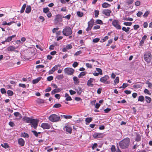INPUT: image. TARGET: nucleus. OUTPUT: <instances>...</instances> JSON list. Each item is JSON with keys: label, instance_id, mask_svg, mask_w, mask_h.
I'll list each match as a JSON object with an SVG mask.
<instances>
[{"label": "nucleus", "instance_id": "f257e3e1", "mask_svg": "<svg viewBox=\"0 0 152 152\" xmlns=\"http://www.w3.org/2000/svg\"><path fill=\"white\" fill-rule=\"evenodd\" d=\"M130 140L128 137H126L119 143V145L120 147L122 149H125L128 148L129 145Z\"/></svg>", "mask_w": 152, "mask_h": 152}, {"label": "nucleus", "instance_id": "f03ea898", "mask_svg": "<svg viewBox=\"0 0 152 152\" xmlns=\"http://www.w3.org/2000/svg\"><path fill=\"white\" fill-rule=\"evenodd\" d=\"M60 117L56 114H53L48 117L49 120L52 122H57L60 120Z\"/></svg>", "mask_w": 152, "mask_h": 152}, {"label": "nucleus", "instance_id": "7ed1b4c3", "mask_svg": "<svg viewBox=\"0 0 152 152\" xmlns=\"http://www.w3.org/2000/svg\"><path fill=\"white\" fill-rule=\"evenodd\" d=\"M62 33L64 35L68 36L72 34V31L70 27L66 26L63 29Z\"/></svg>", "mask_w": 152, "mask_h": 152}, {"label": "nucleus", "instance_id": "20e7f679", "mask_svg": "<svg viewBox=\"0 0 152 152\" xmlns=\"http://www.w3.org/2000/svg\"><path fill=\"white\" fill-rule=\"evenodd\" d=\"M152 56L150 52L147 51L144 56V59L148 63L151 61Z\"/></svg>", "mask_w": 152, "mask_h": 152}, {"label": "nucleus", "instance_id": "39448f33", "mask_svg": "<svg viewBox=\"0 0 152 152\" xmlns=\"http://www.w3.org/2000/svg\"><path fill=\"white\" fill-rule=\"evenodd\" d=\"M64 70L65 73L68 75H72L75 72V70L73 69L70 67L66 68Z\"/></svg>", "mask_w": 152, "mask_h": 152}, {"label": "nucleus", "instance_id": "423d86ee", "mask_svg": "<svg viewBox=\"0 0 152 152\" xmlns=\"http://www.w3.org/2000/svg\"><path fill=\"white\" fill-rule=\"evenodd\" d=\"M94 24V20L92 18L88 22V27L86 29V31H88L91 30Z\"/></svg>", "mask_w": 152, "mask_h": 152}, {"label": "nucleus", "instance_id": "0eeeda50", "mask_svg": "<svg viewBox=\"0 0 152 152\" xmlns=\"http://www.w3.org/2000/svg\"><path fill=\"white\" fill-rule=\"evenodd\" d=\"M112 24L116 28L118 29H121V26L119 25V22L118 20H114L112 22Z\"/></svg>", "mask_w": 152, "mask_h": 152}, {"label": "nucleus", "instance_id": "6e6552de", "mask_svg": "<svg viewBox=\"0 0 152 152\" xmlns=\"http://www.w3.org/2000/svg\"><path fill=\"white\" fill-rule=\"evenodd\" d=\"M38 121L37 119H31L30 123L31 124V127L36 129L38 125Z\"/></svg>", "mask_w": 152, "mask_h": 152}, {"label": "nucleus", "instance_id": "1a4fd4ad", "mask_svg": "<svg viewBox=\"0 0 152 152\" xmlns=\"http://www.w3.org/2000/svg\"><path fill=\"white\" fill-rule=\"evenodd\" d=\"M93 136L94 138L97 139L102 138L103 137L104 135L102 133H95L93 134Z\"/></svg>", "mask_w": 152, "mask_h": 152}, {"label": "nucleus", "instance_id": "9d476101", "mask_svg": "<svg viewBox=\"0 0 152 152\" xmlns=\"http://www.w3.org/2000/svg\"><path fill=\"white\" fill-rule=\"evenodd\" d=\"M41 126L45 129H49L50 127V125L47 123H42L41 125Z\"/></svg>", "mask_w": 152, "mask_h": 152}, {"label": "nucleus", "instance_id": "9b49d317", "mask_svg": "<svg viewBox=\"0 0 152 152\" xmlns=\"http://www.w3.org/2000/svg\"><path fill=\"white\" fill-rule=\"evenodd\" d=\"M111 11L108 9L104 10L102 11V13L105 15L109 16L110 15V13H111Z\"/></svg>", "mask_w": 152, "mask_h": 152}, {"label": "nucleus", "instance_id": "f8f14e48", "mask_svg": "<svg viewBox=\"0 0 152 152\" xmlns=\"http://www.w3.org/2000/svg\"><path fill=\"white\" fill-rule=\"evenodd\" d=\"M94 80V79L92 78H90L89 80L87 83V85L88 86L92 87L94 86V84L92 83V82Z\"/></svg>", "mask_w": 152, "mask_h": 152}, {"label": "nucleus", "instance_id": "ddd939ff", "mask_svg": "<svg viewBox=\"0 0 152 152\" xmlns=\"http://www.w3.org/2000/svg\"><path fill=\"white\" fill-rule=\"evenodd\" d=\"M14 115L16 117V119L18 120L21 119L22 118L21 114L19 112H15L14 113Z\"/></svg>", "mask_w": 152, "mask_h": 152}, {"label": "nucleus", "instance_id": "4468645a", "mask_svg": "<svg viewBox=\"0 0 152 152\" xmlns=\"http://www.w3.org/2000/svg\"><path fill=\"white\" fill-rule=\"evenodd\" d=\"M109 77L107 75H105L104 76L101 77L100 79L101 82L102 83H105L109 79Z\"/></svg>", "mask_w": 152, "mask_h": 152}, {"label": "nucleus", "instance_id": "2eb2a0df", "mask_svg": "<svg viewBox=\"0 0 152 152\" xmlns=\"http://www.w3.org/2000/svg\"><path fill=\"white\" fill-rule=\"evenodd\" d=\"M18 47H15L13 46H10L7 47V50L9 51H15V49H16Z\"/></svg>", "mask_w": 152, "mask_h": 152}, {"label": "nucleus", "instance_id": "dca6fc26", "mask_svg": "<svg viewBox=\"0 0 152 152\" xmlns=\"http://www.w3.org/2000/svg\"><path fill=\"white\" fill-rule=\"evenodd\" d=\"M18 144L21 146L24 145L25 144V141L22 138H20L18 140Z\"/></svg>", "mask_w": 152, "mask_h": 152}, {"label": "nucleus", "instance_id": "f3484780", "mask_svg": "<svg viewBox=\"0 0 152 152\" xmlns=\"http://www.w3.org/2000/svg\"><path fill=\"white\" fill-rule=\"evenodd\" d=\"M147 37V36L145 35L144 36L142 37V40L140 41V43H139L140 45V46H142V45L144 42V41H145V40L146 39Z\"/></svg>", "mask_w": 152, "mask_h": 152}, {"label": "nucleus", "instance_id": "a211bd4d", "mask_svg": "<svg viewBox=\"0 0 152 152\" xmlns=\"http://www.w3.org/2000/svg\"><path fill=\"white\" fill-rule=\"evenodd\" d=\"M31 119V118L26 117H24L22 118L23 121H25L26 122L28 123H30Z\"/></svg>", "mask_w": 152, "mask_h": 152}, {"label": "nucleus", "instance_id": "6ab92c4d", "mask_svg": "<svg viewBox=\"0 0 152 152\" xmlns=\"http://www.w3.org/2000/svg\"><path fill=\"white\" fill-rule=\"evenodd\" d=\"M41 77H39L36 79L33 80L32 81V83L33 84H35L38 83L41 79Z\"/></svg>", "mask_w": 152, "mask_h": 152}, {"label": "nucleus", "instance_id": "aec40b11", "mask_svg": "<svg viewBox=\"0 0 152 152\" xmlns=\"http://www.w3.org/2000/svg\"><path fill=\"white\" fill-rule=\"evenodd\" d=\"M55 21L57 23L59 21H62V18L60 15H57L55 19Z\"/></svg>", "mask_w": 152, "mask_h": 152}, {"label": "nucleus", "instance_id": "412c9836", "mask_svg": "<svg viewBox=\"0 0 152 152\" xmlns=\"http://www.w3.org/2000/svg\"><path fill=\"white\" fill-rule=\"evenodd\" d=\"M65 128L66 132L70 134L71 133L72 129L71 127L68 126H66Z\"/></svg>", "mask_w": 152, "mask_h": 152}, {"label": "nucleus", "instance_id": "4be33fe9", "mask_svg": "<svg viewBox=\"0 0 152 152\" xmlns=\"http://www.w3.org/2000/svg\"><path fill=\"white\" fill-rule=\"evenodd\" d=\"M73 80L75 84H77L79 83V81L78 78L75 76L74 77H73Z\"/></svg>", "mask_w": 152, "mask_h": 152}, {"label": "nucleus", "instance_id": "5701e85b", "mask_svg": "<svg viewBox=\"0 0 152 152\" xmlns=\"http://www.w3.org/2000/svg\"><path fill=\"white\" fill-rule=\"evenodd\" d=\"M65 97L66 98V101H70L72 100L71 97L70 96H69V95L67 93L65 94Z\"/></svg>", "mask_w": 152, "mask_h": 152}, {"label": "nucleus", "instance_id": "b1692460", "mask_svg": "<svg viewBox=\"0 0 152 152\" xmlns=\"http://www.w3.org/2000/svg\"><path fill=\"white\" fill-rule=\"evenodd\" d=\"M61 91L60 88L55 89L52 91L51 92V94L52 95L56 93L60 92Z\"/></svg>", "mask_w": 152, "mask_h": 152}, {"label": "nucleus", "instance_id": "393cba45", "mask_svg": "<svg viewBox=\"0 0 152 152\" xmlns=\"http://www.w3.org/2000/svg\"><path fill=\"white\" fill-rule=\"evenodd\" d=\"M31 10V7L30 6H28L26 8L25 12L27 13H28L30 12Z\"/></svg>", "mask_w": 152, "mask_h": 152}, {"label": "nucleus", "instance_id": "a878e982", "mask_svg": "<svg viewBox=\"0 0 152 152\" xmlns=\"http://www.w3.org/2000/svg\"><path fill=\"white\" fill-rule=\"evenodd\" d=\"M110 4L107 3L105 2L102 4V7L103 8H106L110 7Z\"/></svg>", "mask_w": 152, "mask_h": 152}, {"label": "nucleus", "instance_id": "bb28decb", "mask_svg": "<svg viewBox=\"0 0 152 152\" xmlns=\"http://www.w3.org/2000/svg\"><path fill=\"white\" fill-rule=\"evenodd\" d=\"M145 101L148 103H150L151 101V98L148 96H145Z\"/></svg>", "mask_w": 152, "mask_h": 152}, {"label": "nucleus", "instance_id": "cd10ccee", "mask_svg": "<svg viewBox=\"0 0 152 152\" xmlns=\"http://www.w3.org/2000/svg\"><path fill=\"white\" fill-rule=\"evenodd\" d=\"M141 136L139 134H136V137L135 138V140L137 142L140 141L141 140Z\"/></svg>", "mask_w": 152, "mask_h": 152}, {"label": "nucleus", "instance_id": "c85d7f7f", "mask_svg": "<svg viewBox=\"0 0 152 152\" xmlns=\"http://www.w3.org/2000/svg\"><path fill=\"white\" fill-rule=\"evenodd\" d=\"M130 29V28L129 27L126 28L125 27H123L122 28V30L127 33L129 31Z\"/></svg>", "mask_w": 152, "mask_h": 152}, {"label": "nucleus", "instance_id": "c756f323", "mask_svg": "<svg viewBox=\"0 0 152 152\" xmlns=\"http://www.w3.org/2000/svg\"><path fill=\"white\" fill-rule=\"evenodd\" d=\"M96 71L98 72V73L100 75H102V71L101 69L99 68H96Z\"/></svg>", "mask_w": 152, "mask_h": 152}, {"label": "nucleus", "instance_id": "7c9ffc66", "mask_svg": "<svg viewBox=\"0 0 152 152\" xmlns=\"http://www.w3.org/2000/svg\"><path fill=\"white\" fill-rule=\"evenodd\" d=\"M56 78L58 80H60L64 78V76L63 75H58L56 77Z\"/></svg>", "mask_w": 152, "mask_h": 152}, {"label": "nucleus", "instance_id": "2f4dec72", "mask_svg": "<svg viewBox=\"0 0 152 152\" xmlns=\"http://www.w3.org/2000/svg\"><path fill=\"white\" fill-rule=\"evenodd\" d=\"M134 1V0H126V3L128 4L129 5L132 4Z\"/></svg>", "mask_w": 152, "mask_h": 152}, {"label": "nucleus", "instance_id": "473e14b6", "mask_svg": "<svg viewBox=\"0 0 152 152\" xmlns=\"http://www.w3.org/2000/svg\"><path fill=\"white\" fill-rule=\"evenodd\" d=\"M77 15L80 17H82L83 15V12L80 11H77Z\"/></svg>", "mask_w": 152, "mask_h": 152}, {"label": "nucleus", "instance_id": "72a5a7b5", "mask_svg": "<svg viewBox=\"0 0 152 152\" xmlns=\"http://www.w3.org/2000/svg\"><path fill=\"white\" fill-rule=\"evenodd\" d=\"M21 136L24 137H29V135L27 133L24 132L22 133Z\"/></svg>", "mask_w": 152, "mask_h": 152}, {"label": "nucleus", "instance_id": "f704fd0d", "mask_svg": "<svg viewBox=\"0 0 152 152\" xmlns=\"http://www.w3.org/2000/svg\"><path fill=\"white\" fill-rule=\"evenodd\" d=\"M61 105L59 103H57L56 104L54 105L53 106V107L56 108H58L61 107Z\"/></svg>", "mask_w": 152, "mask_h": 152}, {"label": "nucleus", "instance_id": "c9c22d12", "mask_svg": "<svg viewBox=\"0 0 152 152\" xmlns=\"http://www.w3.org/2000/svg\"><path fill=\"white\" fill-rule=\"evenodd\" d=\"M114 83L116 85L119 82V78L118 77H117L114 80Z\"/></svg>", "mask_w": 152, "mask_h": 152}, {"label": "nucleus", "instance_id": "e433bc0d", "mask_svg": "<svg viewBox=\"0 0 152 152\" xmlns=\"http://www.w3.org/2000/svg\"><path fill=\"white\" fill-rule=\"evenodd\" d=\"M26 7V4H24L23 5V6L22 7L21 10H20L21 13H23L24 12L25 9V8Z\"/></svg>", "mask_w": 152, "mask_h": 152}, {"label": "nucleus", "instance_id": "4c0bfd02", "mask_svg": "<svg viewBox=\"0 0 152 152\" xmlns=\"http://www.w3.org/2000/svg\"><path fill=\"white\" fill-rule=\"evenodd\" d=\"M92 121V118H86L85 121L86 122L89 123L91 122Z\"/></svg>", "mask_w": 152, "mask_h": 152}, {"label": "nucleus", "instance_id": "58836bf2", "mask_svg": "<svg viewBox=\"0 0 152 152\" xmlns=\"http://www.w3.org/2000/svg\"><path fill=\"white\" fill-rule=\"evenodd\" d=\"M61 116H63L64 118L66 119H70L72 117V116L71 115H61Z\"/></svg>", "mask_w": 152, "mask_h": 152}, {"label": "nucleus", "instance_id": "ea45409f", "mask_svg": "<svg viewBox=\"0 0 152 152\" xmlns=\"http://www.w3.org/2000/svg\"><path fill=\"white\" fill-rule=\"evenodd\" d=\"M144 100V97L142 96H139L138 99V101L142 102Z\"/></svg>", "mask_w": 152, "mask_h": 152}, {"label": "nucleus", "instance_id": "a19ab883", "mask_svg": "<svg viewBox=\"0 0 152 152\" xmlns=\"http://www.w3.org/2000/svg\"><path fill=\"white\" fill-rule=\"evenodd\" d=\"M60 66H61V65L59 64L56 65L55 66H54L53 68L54 69V71H55L57 70V69H58V67H60Z\"/></svg>", "mask_w": 152, "mask_h": 152}, {"label": "nucleus", "instance_id": "79ce46f5", "mask_svg": "<svg viewBox=\"0 0 152 152\" xmlns=\"http://www.w3.org/2000/svg\"><path fill=\"white\" fill-rule=\"evenodd\" d=\"M96 23L97 24H103L102 21L99 19L96 20Z\"/></svg>", "mask_w": 152, "mask_h": 152}, {"label": "nucleus", "instance_id": "37998d69", "mask_svg": "<svg viewBox=\"0 0 152 152\" xmlns=\"http://www.w3.org/2000/svg\"><path fill=\"white\" fill-rule=\"evenodd\" d=\"M7 94L9 96H12L13 94V93L12 91L8 90L7 91Z\"/></svg>", "mask_w": 152, "mask_h": 152}, {"label": "nucleus", "instance_id": "c03bdc74", "mask_svg": "<svg viewBox=\"0 0 152 152\" xmlns=\"http://www.w3.org/2000/svg\"><path fill=\"white\" fill-rule=\"evenodd\" d=\"M86 74V72H81L79 75H78V77H80L82 76H83L85 75Z\"/></svg>", "mask_w": 152, "mask_h": 152}, {"label": "nucleus", "instance_id": "a18cd8bd", "mask_svg": "<svg viewBox=\"0 0 152 152\" xmlns=\"http://www.w3.org/2000/svg\"><path fill=\"white\" fill-rule=\"evenodd\" d=\"M132 22H124L123 24L124 25L126 26H130L132 25Z\"/></svg>", "mask_w": 152, "mask_h": 152}, {"label": "nucleus", "instance_id": "49530a36", "mask_svg": "<svg viewBox=\"0 0 152 152\" xmlns=\"http://www.w3.org/2000/svg\"><path fill=\"white\" fill-rule=\"evenodd\" d=\"M1 146L4 148H8L9 147L7 143H4V144H1Z\"/></svg>", "mask_w": 152, "mask_h": 152}, {"label": "nucleus", "instance_id": "de8ad7c7", "mask_svg": "<svg viewBox=\"0 0 152 152\" xmlns=\"http://www.w3.org/2000/svg\"><path fill=\"white\" fill-rule=\"evenodd\" d=\"M133 87L134 88H140L141 85L139 84H135L134 85Z\"/></svg>", "mask_w": 152, "mask_h": 152}, {"label": "nucleus", "instance_id": "09e8293b", "mask_svg": "<svg viewBox=\"0 0 152 152\" xmlns=\"http://www.w3.org/2000/svg\"><path fill=\"white\" fill-rule=\"evenodd\" d=\"M123 19L125 20L130 21H132L133 20V19L132 18H123Z\"/></svg>", "mask_w": 152, "mask_h": 152}, {"label": "nucleus", "instance_id": "8fccbe9b", "mask_svg": "<svg viewBox=\"0 0 152 152\" xmlns=\"http://www.w3.org/2000/svg\"><path fill=\"white\" fill-rule=\"evenodd\" d=\"M95 16L96 18L98 17V15L99 14V11L98 10H95L94 11Z\"/></svg>", "mask_w": 152, "mask_h": 152}, {"label": "nucleus", "instance_id": "3c124183", "mask_svg": "<svg viewBox=\"0 0 152 152\" xmlns=\"http://www.w3.org/2000/svg\"><path fill=\"white\" fill-rule=\"evenodd\" d=\"M31 132L36 137H37L38 135V134L40 133V132L37 133L36 131L34 130L32 131Z\"/></svg>", "mask_w": 152, "mask_h": 152}, {"label": "nucleus", "instance_id": "603ef678", "mask_svg": "<svg viewBox=\"0 0 152 152\" xmlns=\"http://www.w3.org/2000/svg\"><path fill=\"white\" fill-rule=\"evenodd\" d=\"M53 76H50L47 77V80L49 81H50L53 79Z\"/></svg>", "mask_w": 152, "mask_h": 152}, {"label": "nucleus", "instance_id": "864d4df0", "mask_svg": "<svg viewBox=\"0 0 152 152\" xmlns=\"http://www.w3.org/2000/svg\"><path fill=\"white\" fill-rule=\"evenodd\" d=\"M43 12L45 13H47L49 12V9L48 7L45 8L43 9Z\"/></svg>", "mask_w": 152, "mask_h": 152}, {"label": "nucleus", "instance_id": "5fc2aeb1", "mask_svg": "<svg viewBox=\"0 0 152 152\" xmlns=\"http://www.w3.org/2000/svg\"><path fill=\"white\" fill-rule=\"evenodd\" d=\"M143 14V13L141 11H139L137 13V15L138 17H140Z\"/></svg>", "mask_w": 152, "mask_h": 152}, {"label": "nucleus", "instance_id": "6e6d98bb", "mask_svg": "<svg viewBox=\"0 0 152 152\" xmlns=\"http://www.w3.org/2000/svg\"><path fill=\"white\" fill-rule=\"evenodd\" d=\"M149 12L148 11H146L145 13H144V14L143 15V16L144 17V18H146V17H147L148 16V15L149 14Z\"/></svg>", "mask_w": 152, "mask_h": 152}, {"label": "nucleus", "instance_id": "4d7b16f0", "mask_svg": "<svg viewBox=\"0 0 152 152\" xmlns=\"http://www.w3.org/2000/svg\"><path fill=\"white\" fill-rule=\"evenodd\" d=\"M66 47L67 49H70L72 48V45L70 44H69L66 45Z\"/></svg>", "mask_w": 152, "mask_h": 152}, {"label": "nucleus", "instance_id": "13d9d810", "mask_svg": "<svg viewBox=\"0 0 152 152\" xmlns=\"http://www.w3.org/2000/svg\"><path fill=\"white\" fill-rule=\"evenodd\" d=\"M77 92L78 94H80V93L82 92V90L80 87H79L78 88V89H77Z\"/></svg>", "mask_w": 152, "mask_h": 152}, {"label": "nucleus", "instance_id": "bf43d9fd", "mask_svg": "<svg viewBox=\"0 0 152 152\" xmlns=\"http://www.w3.org/2000/svg\"><path fill=\"white\" fill-rule=\"evenodd\" d=\"M86 67L88 68H92V65L91 64H90L88 63H87L86 64Z\"/></svg>", "mask_w": 152, "mask_h": 152}, {"label": "nucleus", "instance_id": "052dcab7", "mask_svg": "<svg viewBox=\"0 0 152 152\" xmlns=\"http://www.w3.org/2000/svg\"><path fill=\"white\" fill-rule=\"evenodd\" d=\"M71 16V15L70 14L68 15H67L66 16L63 17V18H66L68 20H69L70 19V17Z\"/></svg>", "mask_w": 152, "mask_h": 152}, {"label": "nucleus", "instance_id": "680f3d73", "mask_svg": "<svg viewBox=\"0 0 152 152\" xmlns=\"http://www.w3.org/2000/svg\"><path fill=\"white\" fill-rule=\"evenodd\" d=\"M99 40V39L98 38H96L94 39L93 40V42H97Z\"/></svg>", "mask_w": 152, "mask_h": 152}, {"label": "nucleus", "instance_id": "e2e57ef3", "mask_svg": "<svg viewBox=\"0 0 152 152\" xmlns=\"http://www.w3.org/2000/svg\"><path fill=\"white\" fill-rule=\"evenodd\" d=\"M12 39L11 37L10 36V37H7V39H6L5 41L9 42L10 41H11Z\"/></svg>", "mask_w": 152, "mask_h": 152}, {"label": "nucleus", "instance_id": "0e129e2a", "mask_svg": "<svg viewBox=\"0 0 152 152\" xmlns=\"http://www.w3.org/2000/svg\"><path fill=\"white\" fill-rule=\"evenodd\" d=\"M115 147L114 145H112L111 148V150L112 152H115Z\"/></svg>", "mask_w": 152, "mask_h": 152}, {"label": "nucleus", "instance_id": "69168bd1", "mask_svg": "<svg viewBox=\"0 0 152 152\" xmlns=\"http://www.w3.org/2000/svg\"><path fill=\"white\" fill-rule=\"evenodd\" d=\"M140 1H137L135 2V5L137 6H139L140 5Z\"/></svg>", "mask_w": 152, "mask_h": 152}, {"label": "nucleus", "instance_id": "338daca9", "mask_svg": "<svg viewBox=\"0 0 152 152\" xmlns=\"http://www.w3.org/2000/svg\"><path fill=\"white\" fill-rule=\"evenodd\" d=\"M140 26L138 25H135L134 26V30H137L139 28Z\"/></svg>", "mask_w": 152, "mask_h": 152}, {"label": "nucleus", "instance_id": "774afa93", "mask_svg": "<svg viewBox=\"0 0 152 152\" xmlns=\"http://www.w3.org/2000/svg\"><path fill=\"white\" fill-rule=\"evenodd\" d=\"M78 65V63L77 62H75L72 64V66L74 67H76Z\"/></svg>", "mask_w": 152, "mask_h": 152}]
</instances>
